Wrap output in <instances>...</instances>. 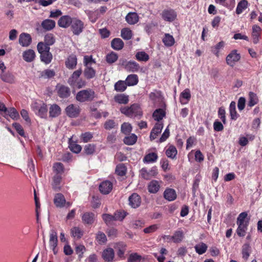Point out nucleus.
I'll return each mask as SVG.
<instances>
[{"mask_svg":"<svg viewBox=\"0 0 262 262\" xmlns=\"http://www.w3.org/2000/svg\"><path fill=\"white\" fill-rule=\"evenodd\" d=\"M248 214L246 212L240 213L237 219V225L238 228L236 230V233L239 236H244L246 235L247 227L249 224L247 220Z\"/></svg>","mask_w":262,"mask_h":262,"instance_id":"nucleus-1","label":"nucleus"},{"mask_svg":"<svg viewBox=\"0 0 262 262\" xmlns=\"http://www.w3.org/2000/svg\"><path fill=\"white\" fill-rule=\"evenodd\" d=\"M120 110L122 114L130 117L133 116L141 117L142 115L141 108L138 104H134L130 107L125 106L121 107Z\"/></svg>","mask_w":262,"mask_h":262,"instance_id":"nucleus-2","label":"nucleus"},{"mask_svg":"<svg viewBox=\"0 0 262 262\" xmlns=\"http://www.w3.org/2000/svg\"><path fill=\"white\" fill-rule=\"evenodd\" d=\"M94 96V92L92 90L88 89L78 92L76 98L77 101L80 102L89 101L93 99Z\"/></svg>","mask_w":262,"mask_h":262,"instance_id":"nucleus-3","label":"nucleus"},{"mask_svg":"<svg viewBox=\"0 0 262 262\" xmlns=\"http://www.w3.org/2000/svg\"><path fill=\"white\" fill-rule=\"evenodd\" d=\"M71 26L73 33L76 35H79L83 31L84 28L83 22L76 18H73Z\"/></svg>","mask_w":262,"mask_h":262,"instance_id":"nucleus-4","label":"nucleus"},{"mask_svg":"<svg viewBox=\"0 0 262 262\" xmlns=\"http://www.w3.org/2000/svg\"><path fill=\"white\" fill-rule=\"evenodd\" d=\"M66 112L69 117L76 118L79 115L80 109L78 105L71 104L66 107Z\"/></svg>","mask_w":262,"mask_h":262,"instance_id":"nucleus-5","label":"nucleus"},{"mask_svg":"<svg viewBox=\"0 0 262 262\" xmlns=\"http://www.w3.org/2000/svg\"><path fill=\"white\" fill-rule=\"evenodd\" d=\"M240 58V55L237 53V51L233 50L226 57L227 63L231 67H233Z\"/></svg>","mask_w":262,"mask_h":262,"instance_id":"nucleus-6","label":"nucleus"},{"mask_svg":"<svg viewBox=\"0 0 262 262\" xmlns=\"http://www.w3.org/2000/svg\"><path fill=\"white\" fill-rule=\"evenodd\" d=\"M122 65L124 66L125 70L129 72H136L140 69L139 64L134 61H123Z\"/></svg>","mask_w":262,"mask_h":262,"instance_id":"nucleus-7","label":"nucleus"},{"mask_svg":"<svg viewBox=\"0 0 262 262\" xmlns=\"http://www.w3.org/2000/svg\"><path fill=\"white\" fill-rule=\"evenodd\" d=\"M161 15L164 20L169 22L173 21L177 17L176 13L172 9L163 10L161 13Z\"/></svg>","mask_w":262,"mask_h":262,"instance_id":"nucleus-8","label":"nucleus"},{"mask_svg":"<svg viewBox=\"0 0 262 262\" xmlns=\"http://www.w3.org/2000/svg\"><path fill=\"white\" fill-rule=\"evenodd\" d=\"M32 41V38L29 34L22 33L19 36L18 42L20 45L24 47L30 46Z\"/></svg>","mask_w":262,"mask_h":262,"instance_id":"nucleus-9","label":"nucleus"},{"mask_svg":"<svg viewBox=\"0 0 262 262\" xmlns=\"http://www.w3.org/2000/svg\"><path fill=\"white\" fill-rule=\"evenodd\" d=\"M57 233L54 231H52L50 234L49 244L54 254L57 253V250L56 249L57 245Z\"/></svg>","mask_w":262,"mask_h":262,"instance_id":"nucleus-10","label":"nucleus"},{"mask_svg":"<svg viewBox=\"0 0 262 262\" xmlns=\"http://www.w3.org/2000/svg\"><path fill=\"white\" fill-rule=\"evenodd\" d=\"M129 205L134 208L138 207L141 202L140 196L137 193L132 194L128 198Z\"/></svg>","mask_w":262,"mask_h":262,"instance_id":"nucleus-11","label":"nucleus"},{"mask_svg":"<svg viewBox=\"0 0 262 262\" xmlns=\"http://www.w3.org/2000/svg\"><path fill=\"white\" fill-rule=\"evenodd\" d=\"M158 173V170L156 167H154L150 170L147 171L145 168H142L141 170V174L145 179H149L151 177H155Z\"/></svg>","mask_w":262,"mask_h":262,"instance_id":"nucleus-12","label":"nucleus"},{"mask_svg":"<svg viewBox=\"0 0 262 262\" xmlns=\"http://www.w3.org/2000/svg\"><path fill=\"white\" fill-rule=\"evenodd\" d=\"M115 256L114 250L111 248H107L104 250L102 253L103 259L108 262L113 261Z\"/></svg>","mask_w":262,"mask_h":262,"instance_id":"nucleus-13","label":"nucleus"},{"mask_svg":"<svg viewBox=\"0 0 262 262\" xmlns=\"http://www.w3.org/2000/svg\"><path fill=\"white\" fill-rule=\"evenodd\" d=\"M112 188L113 184L108 181H104L99 185V190L100 192L105 194L109 193Z\"/></svg>","mask_w":262,"mask_h":262,"instance_id":"nucleus-14","label":"nucleus"},{"mask_svg":"<svg viewBox=\"0 0 262 262\" xmlns=\"http://www.w3.org/2000/svg\"><path fill=\"white\" fill-rule=\"evenodd\" d=\"M73 19V18H72L69 16H63L59 18L58 21V25L59 27L63 28H68L71 25Z\"/></svg>","mask_w":262,"mask_h":262,"instance_id":"nucleus-15","label":"nucleus"},{"mask_svg":"<svg viewBox=\"0 0 262 262\" xmlns=\"http://www.w3.org/2000/svg\"><path fill=\"white\" fill-rule=\"evenodd\" d=\"M163 127V125L162 123L158 122L156 124L155 127L152 128L150 133V139L151 140H153L157 138V137L161 133Z\"/></svg>","mask_w":262,"mask_h":262,"instance_id":"nucleus-16","label":"nucleus"},{"mask_svg":"<svg viewBox=\"0 0 262 262\" xmlns=\"http://www.w3.org/2000/svg\"><path fill=\"white\" fill-rule=\"evenodd\" d=\"M77 59L76 55L72 54L70 55L65 62L66 67L69 69H74L77 65Z\"/></svg>","mask_w":262,"mask_h":262,"instance_id":"nucleus-17","label":"nucleus"},{"mask_svg":"<svg viewBox=\"0 0 262 262\" xmlns=\"http://www.w3.org/2000/svg\"><path fill=\"white\" fill-rule=\"evenodd\" d=\"M125 20L128 24L135 25L139 21V17L136 12H129L126 15Z\"/></svg>","mask_w":262,"mask_h":262,"instance_id":"nucleus-18","label":"nucleus"},{"mask_svg":"<svg viewBox=\"0 0 262 262\" xmlns=\"http://www.w3.org/2000/svg\"><path fill=\"white\" fill-rule=\"evenodd\" d=\"M35 53L32 49H28L23 53V57L24 60L28 62L33 61L35 58Z\"/></svg>","mask_w":262,"mask_h":262,"instance_id":"nucleus-19","label":"nucleus"},{"mask_svg":"<svg viewBox=\"0 0 262 262\" xmlns=\"http://www.w3.org/2000/svg\"><path fill=\"white\" fill-rule=\"evenodd\" d=\"M0 78L2 81L7 83H13L15 82L14 76L9 72H1Z\"/></svg>","mask_w":262,"mask_h":262,"instance_id":"nucleus-20","label":"nucleus"},{"mask_svg":"<svg viewBox=\"0 0 262 262\" xmlns=\"http://www.w3.org/2000/svg\"><path fill=\"white\" fill-rule=\"evenodd\" d=\"M35 111L36 114L43 118L47 115L48 111L47 105L43 103L37 105L35 107Z\"/></svg>","mask_w":262,"mask_h":262,"instance_id":"nucleus-21","label":"nucleus"},{"mask_svg":"<svg viewBox=\"0 0 262 262\" xmlns=\"http://www.w3.org/2000/svg\"><path fill=\"white\" fill-rule=\"evenodd\" d=\"M191 97L190 90L188 89L184 90L180 94V101L182 104H186Z\"/></svg>","mask_w":262,"mask_h":262,"instance_id":"nucleus-22","label":"nucleus"},{"mask_svg":"<svg viewBox=\"0 0 262 262\" xmlns=\"http://www.w3.org/2000/svg\"><path fill=\"white\" fill-rule=\"evenodd\" d=\"M58 95L61 98H67L70 95V91L68 87L64 85L57 86Z\"/></svg>","mask_w":262,"mask_h":262,"instance_id":"nucleus-23","label":"nucleus"},{"mask_svg":"<svg viewBox=\"0 0 262 262\" xmlns=\"http://www.w3.org/2000/svg\"><path fill=\"white\" fill-rule=\"evenodd\" d=\"M54 203L56 207H62L66 203V199L61 193H57L54 199Z\"/></svg>","mask_w":262,"mask_h":262,"instance_id":"nucleus-24","label":"nucleus"},{"mask_svg":"<svg viewBox=\"0 0 262 262\" xmlns=\"http://www.w3.org/2000/svg\"><path fill=\"white\" fill-rule=\"evenodd\" d=\"M164 196L165 199L169 201L174 200L177 198L175 190L173 189H166L164 192Z\"/></svg>","mask_w":262,"mask_h":262,"instance_id":"nucleus-25","label":"nucleus"},{"mask_svg":"<svg viewBox=\"0 0 262 262\" xmlns=\"http://www.w3.org/2000/svg\"><path fill=\"white\" fill-rule=\"evenodd\" d=\"M114 100L119 104H126L129 101L128 96L124 94H119L114 96Z\"/></svg>","mask_w":262,"mask_h":262,"instance_id":"nucleus-26","label":"nucleus"},{"mask_svg":"<svg viewBox=\"0 0 262 262\" xmlns=\"http://www.w3.org/2000/svg\"><path fill=\"white\" fill-rule=\"evenodd\" d=\"M160 187V186L159 182L156 180H152L148 185V190L149 192L155 193L159 191Z\"/></svg>","mask_w":262,"mask_h":262,"instance_id":"nucleus-27","label":"nucleus"},{"mask_svg":"<svg viewBox=\"0 0 262 262\" xmlns=\"http://www.w3.org/2000/svg\"><path fill=\"white\" fill-rule=\"evenodd\" d=\"M162 41L164 45L166 47H171L175 43V40L173 37L168 33L165 34Z\"/></svg>","mask_w":262,"mask_h":262,"instance_id":"nucleus-28","label":"nucleus"},{"mask_svg":"<svg viewBox=\"0 0 262 262\" xmlns=\"http://www.w3.org/2000/svg\"><path fill=\"white\" fill-rule=\"evenodd\" d=\"M126 245L123 243H118L115 244V249L117 251V255L120 257H122L125 251Z\"/></svg>","mask_w":262,"mask_h":262,"instance_id":"nucleus-29","label":"nucleus"},{"mask_svg":"<svg viewBox=\"0 0 262 262\" xmlns=\"http://www.w3.org/2000/svg\"><path fill=\"white\" fill-rule=\"evenodd\" d=\"M82 220L84 224H91L94 221V214L93 213L85 212L82 215Z\"/></svg>","mask_w":262,"mask_h":262,"instance_id":"nucleus-30","label":"nucleus"},{"mask_svg":"<svg viewBox=\"0 0 262 262\" xmlns=\"http://www.w3.org/2000/svg\"><path fill=\"white\" fill-rule=\"evenodd\" d=\"M261 31V28L257 25H254L252 27L253 42L256 44L258 42V37Z\"/></svg>","mask_w":262,"mask_h":262,"instance_id":"nucleus-31","label":"nucleus"},{"mask_svg":"<svg viewBox=\"0 0 262 262\" xmlns=\"http://www.w3.org/2000/svg\"><path fill=\"white\" fill-rule=\"evenodd\" d=\"M125 82L128 86H134L138 82V77L136 74L129 75L126 78Z\"/></svg>","mask_w":262,"mask_h":262,"instance_id":"nucleus-32","label":"nucleus"},{"mask_svg":"<svg viewBox=\"0 0 262 262\" xmlns=\"http://www.w3.org/2000/svg\"><path fill=\"white\" fill-rule=\"evenodd\" d=\"M184 237V234L182 230H177L172 235L173 242L174 243H179L182 241Z\"/></svg>","mask_w":262,"mask_h":262,"instance_id":"nucleus-33","label":"nucleus"},{"mask_svg":"<svg viewBox=\"0 0 262 262\" xmlns=\"http://www.w3.org/2000/svg\"><path fill=\"white\" fill-rule=\"evenodd\" d=\"M81 70H78L77 71H75L73 73V74L71 75V76L69 78L68 80V83L71 86H72L73 85V84H75V83L78 80V79L80 75H81Z\"/></svg>","mask_w":262,"mask_h":262,"instance_id":"nucleus-34","label":"nucleus"},{"mask_svg":"<svg viewBox=\"0 0 262 262\" xmlns=\"http://www.w3.org/2000/svg\"><path fill=\"white\" fill-rule=\"evenodd\" d=\"M69 148L70 150L74 153L78 154L80 152L81 150V147L80 145L76 144L74 142L72 138H70L69 140Z\"/></svg>","mask_w":262,"mask_h":262,"instance_id":"nucleus-35","label":"nucleus"},{"mask_svg":"<svg viewBox=\"0 0 262 262\" xmlns=\"http://www.w3.org/2000/svg\"><path fill=\"white\" fill-rule=\"evenodd\" d=\"M124 43L123 41L118 38L114 39L111 42L112 47L116 50H120L123 47Z\"/></svg>","mask_w":262,"mask_h":262,"instance_id":"nucleus-36","label":"nucleus"},{"mask_svg":"<svg viewBox=\"0 0 262 262\" xmlns=\"http://www.w3.org/2000/svg\"><path fill=\"white\" fill-rule=\"evenodd\" d=\"M42 27L46 30H51L55 26V22L52 19H46L41 23Z\"/></svg>","mask_w":262,"mask_h":262,"instance_id":"nucleus-37","label":"nucleus"},{"mask_svg":"<svg viewBox=\"0 0 262 262\" xmlns=\"http://www.w3.org/2000/svg\"><path fill=\"white\" fill-rule=\"evenodd\" d=\"M61 110L57 104L52 105L49 109L50 116L51 117H56L60 114Z\"/></svg>","mask_w":262,"mask_h":262,"instance_id":"nucleus-38","label":"nucleus"},{"mask_svg":"<svg viewBox=\"0 0 262 262\" xmlns=\"http://www.w3.org/2000/svg\"><path fill=\"white\" fill-rule=\"evenodd\" d=\"M127 84L125 81L119 80L114 85V89L117 92H124L127 88Z\"/></svg>","mask_w":262,"mask_h":262,"instance_id":"nucleus-39","label":"nucleus"},{"mask_svg":"<svg viewBox=\"0 0 262 262\" xmlns=\"http://www.w3.org/2000/svg\"><path fill=\"white\" fill-rule=\"evenodd\" d=\"M229 111L231 119L232 120H236L239 115L236 111V103L234 101H232L229 106Z\"/></svg>","mask_w":262,"mask_h":262,"instance_id":"nucleus-40","label":"nucleus"},{"mask_svg":"<svg viewBox=\"0 0 262 262\" xmlns=\"http://www.w3.org/2000/svg\"><path fill=\"white\" fill-rule=\"evenodd\" d=\"M61 177L59 174H56L53 178L52 187L55 190H59L60 188V183Z\"/></svg>","mask_w":262,"mask_h":262,"instance_id":"nucleus-41","label":"nucleus"},{"mask_svg":"<svg viewBox=\"0 0 262 262\" xmlns=\"http://www.w3.org/2000/svg\"><path fill=\"white\" fill-rule=\"evenodd\" d=\"M165 116V111L161 108L156 110L152 114V117L156 121H160Z\"/></svg>","mask_w":262,"mask_h":262,"instance_id":"nucleus-42","label":"nucleus"},{"mask_svg":"<svg viewBox=\"0 0 262 262\" xmlns=\"http://www.w3.org/2000/svg\"><path fill=\"white\" fill-rule=\"evenodd\" d=\"M52 54L49 51L40 54V59L41 61L46 64L50 63L52 59Z\"/></svg>","mask_w":262,"mask_h":262,"instance_id":"nucleus-43","label":"nucleus"},{"mask_svg":"<svg viewBox=\"0 0 262 262\" xmlns=\"http://www.w3.org/2000/svg\"><path fill=\"white\" fill-rule=\"evenodd\" d=\"M137 140V136L132 134L129 136H126L124 138L123 141L125 144L128 145H132L134 144Z\"/></svg>","mask_w":262,"mask_h":262,"instance_id":"nucleus-44","label":"nucleus"},{"mask_svg":"<svg viewBox=\"0 0 262 262\" xmlns=\"http://www.w3.org/2000/svg\"><path fill=\"white\" fill-rule=\"evenodd\" d=\"M95 71L91 66L85 67L84 71V75L87 79L93 78L95 76Z\"/></svg>","mask_w":262,"mask_h":262,"instance_id":"nucleus-45","label":"nucleus"},{"mask_svg":"<svg viewBox=\"0 0 262 262\" xmlns=\"http://www.w3.org/2000/svg\"><path fill=\"white\" fill-rule=\"evenodd\" d=\"M71 234L74 238L79 239L83 235V231L79 227H75L71 229Z\"/></svg>","mask_w":262,"mask_h":262,"instance_id":"nucleus-46","label":"nucleus"},{"mask_svg":"<svg viewBox=\"0 0 262 262\" xmlns=\"http://www.w3.org/2000/svg\"><path fill=\"white\" fill-rule=\"evenodd\" d=\"M248 6V2L246 0H242L239 2L237 6L236 12L237 14L242 13L244 10Z\"/></svg>","mask_w":262,"mask_h":262,"instance_id":"nucleus-47","label":"nucleus"},{"mask_svg":"<svg viewBox=\"0 0 262 262\" xmlns=\"http://www.w3.org/2000/svg\"><path fill=\"white\" fill-rule=\"evenodd\" d=\"M37 49L40 54L47 52L50 51L49 46L43 42H40L37 44Z\"/></svg>","mask_w":262,"mask_h":262,"instance_id":"nucleus-48","label":"nucleus"},{"mask_svg":"<svg viewBox=\"0 0 262 262\" xmlns=\"http://www.w3.org/2000/svg\"><path fill=\"white\" fill-rule=\"evenodd\" d=\"M250 246L248 244H245L242 247L243 258L246 260L248 258L250 255Z\"/></svg>","mask_w":262,"mask_h":262,"instance_id":"nucleus-49","label":"nucleus"},{"mask_svg":"<svg viewBox=\"0 0 262 262\" xmlns=\"http://www.w3.org/2000/svg\"><path fill=\"white\" fill-rule=\"evenodd\" d=\"M157 159V155L156 153L151 152L146 155L143 160L147 163H152L156 162Z\"/></svg>","mask_w":262,"mask_h":262,"instance_id":"nucleus-50","label":"nucleus"},{"mask_svg":"<svg viewBox=\"0 0 262 262\" xmlns=\"http://www.w3.org/2000/svg\"><path fill=\"white\" fill-rule=\"evenodd\" d=\"M225 46V42L223 41L219 42L214 47L212 48V52L217 57L219 56L220 50L223 48Z\"/></svg>","mask_w":262,"mask_h":262,"instance_id":"nucleus-51","label":"nucleus"},{"mask_svg":"<svg viewBox=\"0 0 262 262\" xmlns=\"http://www.w3.org/2000/svg\"><path fill=\"white\" fill-rule=\"evenodd\" d=\"M177 154V150L173 146H170L166 151V155L169 158H174Z\"/></svg>","mask_w":262,"mask_h":262,"instance_id":"nucleus-52","label":"nucleus"},{"mask_svg":"<svg viewBox=\"0 0 262 262\" xmlns=\"http://www.w3.org/2000/svg\"><path fill=\"white\" fill-rule=\"evenodd\" d=\"M6 113L13 120H17L19 117L18 113L14 107H11L9 110L7 109Z\"/></svg>","mask_w":262,"mask_h":262,"instance_id":"nucleus-53","label":"nucleus"},{"mask_svg":"<svg viewBox=\"0 0 262 262\" xmlns=\"http://www.w3.org/2000/svg\"><path fill=\"white\" fill-rule=\"evenodd\" d=\"M194 248L195 249L196 252L199 254H202L204 253L207 249V245L204 243H201L196 245Z\"/></svg>","mask_w":262,"mask_h":262,"instance_id":"nucleus-54","label":"nucleus"},{"mask_svg":"<svg viewBox=\"0 0 262 262\" xmlns=\"http://www.w3.org/2000/svg\"><path fill=\"white\" fill-rule=\"evenodd\" d=\"M257 102L258 98L256 95L254 93L250 92L249 93V100L248 103V106L252 107L257 104Z\"/></svg>","mask_w":262,"mask_h":262,"instance_id":"nucleus-55","label":"nucleus"},{"mask_svg":"<svg viewBox=\"0 0 262 262\" xmlns=\"http://www.w3.org/2000/svg\"><path fill=\"white\" fill-rule=\"evenodd\" d=\"M121 37L126 40L130 39L132 37V32L128 28H124L121 30Z\"/></svg>","mask_w":262,"mask_h":262,"instance_id":"nucleus-56","label":"nucleus"},{"mask_svg":"<svg viewBox=\"0 0 262 262\" xmlns=\"http://www.w3.org/2000/svg\"><path fill=\"white\" fill-rule=\"evenodd\" d=\"M136 59L139 61H146L149 59V56L145 52H138L136 55Z\"/></svg>","mask_w":262,"mask_h":262,"instance_id":"nucleus-57","label":"nucleus"},{"mask_svg":"<svg viewBox=\"0 0 262 262\" xmlns=\"http://www.w3.org/2000/svg\"><path fill=\"white\" fill-rule=\"evenodd\" d=\"M121 132L124 134H129L132 130V126L128 123H124L121 125Z\"/></svg>","mask_w":262,"mask_h":262,"instance_id":"nucleus-58","label":"nucleus"},{"mask_svg":"<svg viewBox=\"0 0 262 262\" xmlns=\"http://www.w3.org/2000/svg\"><path fill=\"white\" fill-rule=\"evenodd\" d=\"M126 169L125 166L122 164H119L117 166L116 168V172L118 175L123 176L125 174Z\"/></svg>","mask_w":262,"mask_h":262,"instance_id":"nucleus-59","label":"nucleus"},{"mask_svg":"<svg viewBox=\"0 0 262 262\" xmlns=\"http://www.w3.org/2000/svg\"><path fill=\"white\" fill-rule=\"evenodd\" d=\"M83 151L86 155H92L95 152V146L91 144H87L84 146Z\"/></svg>","mask_w":262,"mask_h":262,"instance_id":"nucleus-60","label":"nucleus"},{"mask_svg":"<svg viewBox=\"0 0 262 262\" xmlns=\"http://www.w3.org/2000/svg\"><path fill=\"white\" fill-rule=\"evenodd\" d=\"M118 59V55L116 53L112 52L106 56V61L109 63L115 62Z\"/></svg>","mask_w":262,"mask_h":262,"instance_id":"nucleus-61","label":"nucleus"},{"mask_svg":"<svg viewBox=\"0 0 262 262\" xmlns=\"http://www.w3.org/2000/svg\"><path fill=\"white\" fill-rule=\"evenodd\" d=\"M55 38L52 34H48L45 36V43L48 46L52 45L55 42Z\"/></svg>","mask_w":262,"mask_h":262,"instance_id":"nucleus-62","label":"nucleus"},{"mask_svg":"<svg viewBox=\"0 0 262 262\" xmlns=\"http://www.w3.org/2000/svg\"><path fill=\"white\" fill-rule=\"evenodd\" d=\"M53 170L57 173L56 174H59L63 172V166L61 163H56L53 166Z\"/></svg>","mask_w":262,"mask_h":262,"instance_id":"nucleus-63","label":"nucleus"},{"mask_svg":"<svg viewBox=\"0 0 262 262\" xmlns=\"http://www.w3.org/2000/svg\"><path fill=\"white\" fill-rule=\"evenodd\" d=\"M158 24L156 22L151 21L150 23L147 24L145 27L144 30L148 34L152 32L153 29L157 26Z\"/></svg>","mask_w":262,"mask_h":262,"instance_id":"nucleus-64","label":"nucleus"}]
</instances>
